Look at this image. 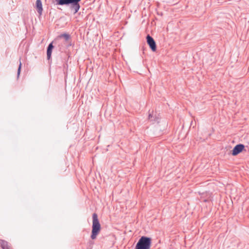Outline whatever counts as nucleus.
Returning a JSON list of instances; mask_svg holds the SVG:
<instances>
[{
	"label": "nucleus",
	"mask_w": 249,
	"mask_h": 249,
	"mask_svg": "<svg viewBox=\"0 0 249 249\" xmlns=\"http://www.w3.org/2000/svg\"><path fill=\"white\" fill-rule=\"evenodd\" d=\"M81 0H55L56 5L69 6L70 9L76 14L80 9L79 2Z\"/></svg>",
	"instance_id": "f257e3e1"
},
{
	"label": "nucleus",
	"mask_w": 249,
	"mask_h": 249,
	"mask_svg": "<svg viewBox=\"0 0 249 249\" xmlns=\"http://www.w3.org/2000/svg\"><path fill=\"white\" fill-rule=\"evenodd\" d=\"M152 239L150 237L142 236L137 243L135 249H150Z\"/></svg>",
	"instance_id": "f03ea898"
},
{
	"label": "nucleus",
	"mask_w": 249,
	"mask_h": 249,
	"mask_svg": "<svg viewBox=\"0 0 249 249\" xmlns=\"http://www.w3.org/2000/svg\"><path fill=\"white\" fill-rule=\"evenodd\" d=\"M101 230V225L98 219V215L94 213L92 215V226L91 238L94 239L96 238Z\"/></svg>",
	"instance_id": "7ed1b4c3"
},
{
	"label": "nucleus",
	"mask_w": 249,
	"mask_h": 249,
	"mask_svg": "<svg viewBox=\"0 0 249 249\" xmlns=\"http://www.w3.org/2000/svg\"><path fill=\"white\" fill-rule=\"evenodd\" d=\"M146 41L151 50L153 52H155L157 50L156 42L153 38L149 35H148L146 36Z\"/></svg>",
	"instance_id": "20e7f679"
},
{
	"label": "nucleus",
	"mask_w": 249,
	"mask_h": 249,
	"mask_svg": "<svg viewBox=\"0 0 249 249\" xmlns=\"http://www.w3.org/2000/svg\"><path fill=\"white\" fill-rule=\"evenodd\" d=\"M245 148V146L243 144H238L236 145L233 148L231 154L232 156H236L240 153Z\"/></svg>",
	"instance_id": "39448f33"
},
{
	"label": "nucleus",
	"mask_w": 249,
	"mask_h": 249,
	"mask_svg": "<svg viewBox=\"0 0 249 249\" xmlns=\"http://www.w3.org/2000/svg\"><path fill=\"white\" fill-rule=\"evenodd\" d=\"M36 7L38 13L41 15L43 11L42 4L41 0H36Z\"/></svg>",
	"instance_id": "423d86ee"
},
{
	"label": "nucleus",
	"mask_w": 249,
	"mask_h": 249,
	"mask_svg": "<svg viewBox=\"0 0 249 249\" xmlns=\"http://www.w3.org/2000/svg\"><path fill=\"white\" fill-rule=\"evenodd\" d=\"M53 42L50 43L47 48V57L48 60H50L51 58L52 50L53 48Z\"/></svg>",
	"instance_id": "0eeeda50"
},
{
	"label": "nucleus",
	"mask_w": 249,
	"mask_h": 249,
	"mask_svg": "<svg viewBox=\"0 0 249 249\" xmlns=\"http://www.w3.org/2000/svg\"><path fill=\"white\" fill-rule=\"evenodd\" d=\"M0 246L2 249H12L8 243L5 240H0Z\"/></svg>",
	"instance_id": "6e6552de"
},
{
	"label": "nucleus",
	"mask_w": 249,
	"mask_h": 249,
	"mask_svg": "<svg viewBox=\"0 0 249 249\" xmlns=\"http://www.w3.org/2000/svg\"><path fill=\"white\" fill-rule=\"evenodd\" d=\"M59 38H64L67 41L68 40L71 38V36L69 34L67 33H64L61 34L59 36Z\"/></svg>",
	"instance_id": "1a4fd4ad"
},
{
	"label": "nucleus",
	"mask_w": 249,
	"mask_h": 249,
	"mask_svg": "<svg viewBox=\"0 0 249 249\" xmlns=\"http://www.w3.org/2000/svg\"><path fill=\"white\" fill-rule=\"evenodd\" d=\"M21 65H22L21 63V62H20L19 66H18V72H17L18 77L20 74L21 69Z\"/></svg>",
	"instance_id": "9d476101"
},
{
	"label": "nucleus",
	"mask_w": 249,
	"mask_h": 249,
	"mask_svg": "<svg viewBox=\"0 0 249 249\" xmlns=\"http://www.w3.org/2000/svg\"><path fill=\"white\" fill-rule=\"evenodd\" d=\"M148 119H149V120H150L151 121H153V116H152V115L151 113L149 114Z\"/></svg>",
	"instance_id": "9b49d317"
}]
</instances>
